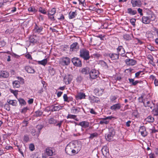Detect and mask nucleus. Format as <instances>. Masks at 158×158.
Listing matches in <instances>:
<instances>
[{"label": "nucleus", "mask_w": 158, "mask_h": 158, "mask_svg": "<svg viewBox=\"0 0 158 158\" xmlns=\"http://www.w3.org/2000/svg\"><path fill=\"white\" fill-rule=\"evenodd\" d=\"M28 11L29 12H32L35 13L37 11V10L35 9L34 7L31 6L28 8Z\"/></svg>", "instance_id": "nucleus-42"}, {"label": "nucleus", "mask_w": 158, "mask_h": 158, "mask_svg": "<svg viewBox=\"0 0 158 158\" xmlns=\"http://www.w3.org/2000/svg\"><path fill=\"white\" fill-rule=\"evenodd\" d=\"M138 101L139 102L141 103H143L144 104V102L143 101V97L142 96L139 97L138 98Z\"/></svg>", "instance_id": "nucleus-60"}, {"label": "nucleus", "mask_w": 158, "mask_h": 158, "mask_svg": "<svg viewBox=\"0 0 158 158\" xmlns=\"http://www.w3.org/2000/svg\"><path fill=\"white\" fill-rule=\"evenodd\" d=\"M139 131L141 135L143 137H145L147 135V132L144 126H141L140 128Z\"/></svg>", "instance_id": "nucleus-17"}, {"label": "nucleus", "mask_w": 158, "mask_h": 158, "mask_svg": "<svg viewBox=\"0 0 158 158\" xmlns=\"http://www.w3.org/2000/svg\"><path fill=\"white\" fill-rule=\"evenodd\" d=\"M81 149V148L79 146L77 142L73 141L67 145L65 149V151L67 153L70 155V152H71L73 154H75L76 152L77 153Z\"/></svg>", "instance_id": "nucleus-1"}, {"label": "nucleus", "mask_w": 158, "mask_h": 158, "mask_svg": "<svg viewBox=\"0 0 158 158\" xmlns=\"http://www.w3.org/2000/svg\"><path fill=\"white\" fill-rule=\"evenodd\" d=\"M143 71H139L137 73H135V77L137 78H139L140 77H139L140 75H142L144 74V73H143Z\"/></svg>", "instance_id": "nucleus-40"}, {"label": "nucleus", "mask_w": 158, "mask_h": 158, "mask_svg": "<svg viewBox=\"0 0 158 158\" xmlns=\"http://www.w3.org/2000/svg\"><path fill=\"white\" fill-rule=\"evenodd\" d=\"M29 149L31 151H33L35 149L34 145L32 144H30L29 146Z\"/></svg>", "instance_id": "nucleus-61"}, {"label": "nucleus", "mask_w": 158, "mask_h": 158, "mask_svg": "<svg viewBox=\"0 0 158 158\" xmlns=\"http://www.w3.org/2000/svg\"><path fill=\"white\" fill-rule=\"evenodd\" d=\"M108 56L112 60H116L119 59V54L116 53H110L108 54Z\"/></svg>", "instance_id": "nucleus-16"}, {"label": "nucleus", "mask_w": 158, "mask_h": 158, "mask_svg": "<svg viewBox=\"0 0 158 158\" xmlns=\"http://www.w3.org/2000/svg\"><path fill=\"white\" fill-rule=\"evenodd\" d=\"M18 101L19 103L21 104V106L25 105L26 104V102L23 99L21 98H19L18 99Z\"/></svg>", "instance_id": "nucleus-43"}, {"label": "nucleus", "mask_w": 158, "mask_h": 158, "mask_svg": "<svg viewBox=\"0 0 158 158\" xmlns=\"http://www.w3.org/2000/svg\"><path fill=\"white\" fill-rule=\"evenodd\" d=\"M56 10L55 8H53L48 11V15H54L56 13Z\"/></svg>", "instance_id": "nucleus-33"}, {"label": "nucleus", "mask_w": 158, "mask_h": 158, "mask_svg": "<svg viewBox=\"0 0 158 158\" xmlns=\"http://www.w3.org/2000/svg\"><path fill=\"white\" fill-rule=\"evenodd\" d=\"M43 127L44 126L43 125L38 124L36 126V128L39 130V132H40V131L43 128Z\"/></svg>", "instance_id": "nucleus-53"}, {"label": "nucleus", "mask_w": 158, "mask_h": 158, "mask_svg": "<svg viewBox=\"0 0 158 158\" xmlns=\"http://www.w3.org/2000/svg\"><path fill=\"white\" fill-rule=\"evenodd\" d=\"M109 122V120H107L105 118H103L102 120L99 122V123L100 124L102 125L104 124H107Z\"/></svg>", "instance_id": "nucleus-35"}, {"label": "nucleus", "mask_w": 158, "mask_h": 158, "mask_svg": "<svg viewBox=\"0 0 158 158\" xmlns=\"http://www.w3.org/2000/svg\"><path fill=\"white\" fill-rule=\"evenodd\" d=\"M7 102L9 104L13 106H15L17 105V102L16 100H11L8 99Z\"/></svg>", "instance_id": "nucleus-31"}, {"label": "nucleus", "mask_w": 158, "mask_h": 158, "mask_svg": "<svg viewBox=\"0 0 158 158\" xmlns=\"http://www.w3.org/2000/svg\"><path fill=\"white\" fill-rule=\"evenodd\" d=\"M145 120L149 123H153L154 121V118L152 116H149L145 119Z\"/></svg>", "instance_id": "nucleus-36"}, {"label": "nucleus", "mask_w": 158, "mask_h": 158, "mask_svg": "<svg viewBox=\"0 0 158 158\" xmlns=\"http://www.w3.org/2000/svg\"><path fill=\"white\" fill-rule=\"evenodd\" d=\"M78 125L81 126L84 128H86L89 126V123L86 121H83L79 123Z\"/></svg>", "instance_id": "nucleus-19"}, {"label": "nucleus", "mask_w": 158, "mask_h": 158, "mask_svg": "<svg viewBox=\"0 0 158 158\" xmlns=\"http://www.w3.org/2000/svg\"><path fill=\"white\" fill-rule=\"evenodd\" d=\"M58 122L57 119H55L53 118H51L48 119V123L51 124H53L58 126L59 128L61 127V124L63 123V121H60Z\"/></svg>", "instance_id": "nucleus-4"}, {"label": "nucleus", "mask_w": 158, "mask_h": 158, "mask_svg": "<svg viewBox=\"0 0 158 158\" xmlns=\"http://www.w3.org/2000/svg\"><path fill=\"white\" fill-rule=\"evenodd\" d=\"M70 59L68 57H64L60 59V64L63 66L68 65L69 64Z\"/></svg>", "instance_id": "nucleus-5"}, {"label": "nucleus", "mask_w": 158, "mask_h": 158, "mask_svg": "<svg viewBox=\"0 0 158 158\" xmlns=\"http://www.w3.org/2000/svg\"><path fill=\"white\" fill-rule=\"evenodd\" d=\"M125 61L126 64L129 66H133L137 63L136 60L131 59H127L125 60Z\"/></svg>", "instance_id": "nucleus-10"}, {"label": "nucleus", "mask_w": 158, "mask_h": 158, "mask_svg": "<svg viewBox=\"0 0 158 158\" xmlns=\"http://www.w3.org/2000/svg\"><path fill=\"white\" fill-rule=\"evenodd\" d=\"M153 103L151 101H148L147 102V104L145 106L150 107L151 108H152Z\"/></svg>", "instance_id": "nucleus-48"}, {"label": "nucleus", "mask_w": 158, "mask_h": 158, "mask_svg": "<svg viewBox=\"0 0 158 158\" xmlns=\"http://www.w3.org/2000/svg\"><path fill=\"white\" fill-rule=\"evenodd\" d=\"M85 94L83 93H80L78 94L77 95V98L78 99H81L82 98H85Z\"/></svg>", "instance_id": "nucleus-37"}, {"label": "nucleus", "mask_w": 158, "mask_h": 158, "mask_svg": "<svg viewBox=\"0 0 158 158\" xmlns=\"http://www.w3.org/2000/svg\"><path fill=\"white\" fill-rule=\"evenodd\" d=\"M80 108L77 106H73L71 109V112L74 114H77L80 111Z\"/></svg>", "instance_id": "nucleus-20"}, {"label": "nucleus", "mask_w": 158, "mask_h": 158, "mask_svg": "<svg viewBox=\"0 0 158 158\" xmlns=\"http://www.w3.org/2000/svg\"><path fill=\"white\" fill-rule=\"evenodd\" d=\"M77 15L76 10L75 11L70 12L69 14V18L70 19H72L74 18Z\"/></svg>", "instance_id": "nucleus-26"}, {"label": "nucleus", "mask_w": 158, "mask_h": 158, "mask_svg": "<svg viewBox=\"0 0 158 158\" xmlns=\"http://www.w3.org/2000/svg\"><path fill=\"white\" fill-rule=\"evenodd\" d=\"M99 72L98 70L94 69H92L89 73V76L91 78L95 79L97 78L99 76Z\"/></svg>", "instance_id": "nucleus-6"}, {"label": "nucleus", "mask_w": 158, "mask_h": 158, "mask_svg": "<svg viewBox=\"0 0 158 158\" xmlns=\"http://www.w3.org/2000/svg\"><path fill=\"white\" fill-rule=\"evenodd\" d=\"M79 48V45L78 43L77 42L73 43L70 45V49L72 51H77Z\"/></svg>", "instance_id": "nucleus-13"}, {"label": "nucleus", "mask_w": 158, "mask_h": 158, "mask_svg": "<svg viewBox=\"0 0 158 158\" xmlns=\"http://www.w3.org/2000/svg\"><path fill=\"white\" fill-rule=\"evenodd\" d=\"M136 21V19H130V22L131 23L132 25L133 26H135V23Z\"/></svg>", "instance_id": "nucleus-51"}, {"label": "nucleus", "mask_w": 158, "mask_h": 158, "mask_svg": "<svg viewBox=\"0 0 158 158\" xmlns=\"http://www.w3.org/2000/svg\"><path fill=\"white\" fill-rule=\"evenodd\" d=\"M39 11L44 15L46 14L47 13L46 10L41 7H40L39 8Z\"/></svg>", "instance_id": "nucleus-41"}, {"label": "nucleus", "mask_w": 158, "mask_h": 158, "mask_svg": "<svg viewBox=\"0 0 158 158\" xmlns=\"http://www.w3.org/2000/svg\"><path fill=\"white\" fill-rule=\"evenodd\" d=\"M62 107L63 106L60 105L53 106L52 109H51V111L52 112H54L56 111H59L61 109Z\"/></svg>", "instance_id": "nucleus-30"}, {"label": "nucleus", "mask_w": 158, "mask_h": 158, "mask_svg": "<svg viewBox=\"0 0 158 158\" xmlns=\"http://www.w3.org/2000/svg\"><path fill=\"white\" fill-rule=\"evenodd\" d=\"M30 42L32 43H35L36 42L35 40L34 39L33 36H31L29 38Z\"/></svg>", "instance_id": "nucleus-56"}, {"label": "nucleus", "mask_w": 158, "mask_h": 158, "mask_svg": "<svg viewBox=\"0 0 158 158\" xmlns=\"http://www.w3.org/2000/svg\"><path fill=\"white\" fill-rule=\"evenodd\" d=\"M73 64L76 66L80 67L81 66V62L80 59L77 57H74L72 60Z\"/></svg>", "instance_id": "nucleus-9"}, {"label": "nucleus", "mask_w": 158, "mask_h": 158, "mask_svg": "<svg viewBox=\"0 0 158 158\" xmlns=\"http://www.w3.org/2000/svg\"><path fill=\"white\" fill-rule=\"evenodd\" d=\"M152 114L154 116L158 115V108H155L152 110Z\"/></svg>", "instance_id": "nucleus-50"}, {"label": "nucleus", "mask_w": 158, "mask_h": 158, "mask_svg": "<svg viewBox=\"0 0 158 158\" xmlns=\"http://www.w3.org/2000/svg\"><path fill=\"white\" fill-rule=\"evenodd\" d=\"M9 76V73L6 71H0V78H6Z\"/></svg>", "instance_id": "nucleus-21"}, {"label": "nucleus", "mask_w": 158, "mask_h": 158, "mask_svg": "<svg viewBox=\"0 0 158 158\" xmlns=\"http://www.w3.org/2000/svg\"><path fill=\"white\" fill-rule=\"evenodd\" d=\"M123 38L127 40H129L131 39V35L128 34H125L123 35Z\"/></svg>", "instance_id": "nucleus-45"}, {"label": "nucleus", "mask_w": 158, "mask_h": 158, "mask_svg": "<svg viewBox=\"0 0 158 158\" xmlns=\"http://www.w3.org/2000/svg\"><path fill=\"white\" fill-rule=\"evenodd\" d=\"M41 83L43 85V88L44 89H46L47 84L44 81H42Z\"/></svg>", "instance_id": "nucleus-63"}, {"label": "nucleus", "mask_w": 158, "mask_h": 158, "mask_svg": "<svg viewBox=\"0 0 158 158\" xmlns=\"http://www.w3.org/2000/svg\"><path fill=\"white\" fill-rule=\"evenodd\" d=\"M77 116L75 115L71 114H69L67 116V118H73L75 119L77 121H78V120L76 119L75 118H76Z\"/></svg>", "instance_id": "nucleus-46"}, {"label": "nucleus", "mask_w": 158, "mask_h": 158, "mask_svg": "<svg viewBox=\"0 0 158 158\" xmlns=\"http://www.w3.org/2000/svg\"><path fill=\"white\" fill-rule=\"evenodd\" d=\"M46 153L47 155L49 156H52L53 154V152L52 148H48L46 149Z\"/></svg>", "instance_id": "nucleus-29"}, {"label": "nucleus", "mask_w": 158, "mask_h": 158, "mask_svg": "<svg viewBox=\"0 0 158 158\" xmlns=\"http://www.w3.org/2000/svg\"><path fill=\"white\" fill-rule=\"evenodd\" d=\"M121 107V105L120 103H118L115 104H114L111 106L110 109L113 111H116L120 109Z\"/></svg>", "instance_id": "nucleus-18"}, {"label": "nucleus", "mask_w": 158, "mask_h": 158, "mask_svg": "<svg viewBox=\"0 0 158 158\" xmlns=\"http://www.w3.org/2000/svg\"><path fill=\"white\" fill-rule=\"evenodd\" d=\"M72 78V75L69 74L66 75L64 78V81L66 84L68 85L71 82Z\"/></svg>", "instance_id": "nucleus-11"}, {"label": "nucleus", "mask_w": 158, "mask_h": 158, "mask_svg": "<svg viewBox=\"0 0 158 158\" xmlns=\"http://www.w3.org/2000/svg\"><path fill=\"white\" fill-rule=\"evenodd\" d=\"M127 12L131 15H135L137 13V11L135 10H133L132 8H129L127 9Z\"/></svg>", "instance_id": "nucleus-28"}, {"label": "nucleus", "mask_w": 158, "mask_h": 158, "mask_svg": "<svg viewBox=\"0 0 158 158\" xmlns=\"http://www.w3.org/2000/svg\"><path fill=\"white\" fill-rule=\"evenodd\" d=\"M146 16L148 18L150 22L151 21H155L156 19L155 15L152 12L148 13Z\"/></svg>", "instance_id": "nucleus-15"}, {"label": "nucleus", "mask_w": 158, "mask_h": 158, "mask_svg": "<svg viewBox=\"0 0 158 158\" xmlns=\"http://www.w3.org/2000/svg\"><path fill=\"white\" fill-rule=\"evenodd\" d=\"M81 73L84 75H87L89 74L90 71L89 68L86 67L82 69L81 71Z\"/></svg>", "instance_id": "nucleus-24"}, {"label": "nucleus", "mask_w": 158, "mask_h": 158, "mask_svg": "<svg viewBox=\"0 0 158 158\" xmlns=\"http://www.w3.org/2000/svg\"><path fill=\"white\" fill-rule=\"evenodd\" d=\"M25 57L27 59H30L31 60L32 59V58L31 57V55L29 53H27L25 55Z\"/></svg>", "instance_id": "nucleus-62"}, {"label": "nucleus", "mask_w": 158, "mask_h": 158, "mask_svg": "<svg viewBox=\"0 0 158 158\" xmlns=\"http://www.w3.org/2000/svg\"><path fill=\"white\" fill-rule=\"evenodd\" d=\"M142 22L144 24H148L151 22L146 16H144L142 17Z\"/></svg>", "instance_id": "nucleus-23"}, {"label": "nucleus", "mask_w": 158, "mask_h": 158, "mask_svg": "<svg viewBox=\"0 0 158 158\" xmlns=\"http://www.w3.org/2000/svg\"><path fill=\"white\" fill-rule=\"evenodd\" d=\"M117 98V96L111 95L110 96V102L112 103H115L117 102L116 99Z\"/></svg>", "instance_id": "nucleus-34"}, {"label": "nucleus", "mask_w": 158, "mask_h": 158, "mask_svg": "<svg viewBox=\"0 0 158 158\" xmlns=\"http://www.w3.org/2000/svg\"><path fill=\"white\" fill-rule=\"evenodd\" d=\"M28 110V108H27V107H24V108L23 109L21 112L22 113H23V114H25L26 113V112H27V110Z\"/></svg>", "instance_id": "nucleus-57"}, {"label": "nucleus", "mask_w": 158, "mask_h": 158, "mask_svg": "<svg viewBox=\"0 0 158 158\" xmlns=\"http://www.w3.org/2000/svg\"><path fill=\"white\" fill-rule=\"evenodd\" d=\"M43 114V112L40 111H37L35 112V115L37 117L40 116Z\"/></svg>", "instance_id": "nucleus-58"}, {"label": "nucleus", "mask_w": 158, "mask_h": 158, "mask_svg": "<svg viewBox=\"0 0 158 158\" xmlns=\"http://www.w3.org/2000/svg\"><path fill=\"white\" fill-rule=\"evenodd\" d=\"M25 69L28 73H33L35 72V70L30 66H26L25 68Z\"/></svg>", "instance_id": "nucleus-22"}, {"label": "nucleus", "mask_w": 158, "mask_h": 158, "mask_svg": "<svg viewBox=\"0 0 158 158\" xmlns=\"http://www.w3.org/2000/svg\"><path fill=\"white\" fill-rule=\"evenodd\" d=\"M115 132L114 129L110 128L109 129V132L105 135L106 139L109 141L113 140V137L115 135Z\"/></svg>", "instance_id": "nucleus-3"}, {"label": "nucleus", "mask_w": 158, "mask_h": 158, "mask_svg": "<svg viewBox=\"0 0 158 158\" xmlns=\"http://www.w3.org/2000/svg\"><path fill=\"white\" fill-rule=\"evenodd\" d=\"M102 152L103 155L105 157L109 155V149L106 146H103L102 149Z\"/></svg>", "instance_id": "nucleus-14"}, {"label": "nucleus", "mask_w": 158, "mask_h": 158, "mask_svg": "<svg viewBox=\"0 0 158 158\" xmlns=\"http://www.w3.org/2000/svg\"><path fill=\"white\" fill-rule=\"evenodd\" d=\"M48 15V19H50L52 21H54L55 20V19L54 16V15Z\"/></svg>", "instance_id": "nucleus-55"}, {"label": "nucleus", "mask_w": 158, "mask_h": 158, "mask_svg": "<svg viewBox=\"0 0 158 158\" xmlns=\"http://www.w3.org/2000/svg\"><path fill=\"white\" fill-rule=\"evenodd\" d=\"M47 59L46 58L42 60L38 61V63L39 64H41L45 66L47 64Z\"/></svg>", "instance_id": "nucleus-38"}, {"label": "nucleus", "mask_w": 158, "mask_h": 158, "mask_svg": "<svg viewBox=\"0 0 158 158\" xmlns=\"http://www.w3.org/2000/svg\"><path fill=\"white\" fill-rule=\"evenodd\" d=\"M137 11L141 16L143 15V13H142L143 10L142 9L140 8H139L137 9Z\"/></svg>", "instance_id": "nucleus-64"}, {"label": "nucleus", "mask_w": 158, "mask_h": 158, "mask_svg": "<svg viewBox=\"0 0 158 158\" xmlns=\"http://www.w3.org/2000/svg\"><path fill=\"white\" fill-rule=\"evenodd\" d=\"M90 136L89 138L90 139H92L93 138L97 137L98 135V134L97 132H95L91 134H90Z\"/></svg>", "instance_id": "nucleus-44"}, {"label": "nucleus", "mask_w": 158, "mask_h": 158, "mask_svg": "<svg viewBox=\"0 0 158 158\" xmlns=\"http://www.w3.org/2000/svg\"><path fill=\"white\" fill-rule=\"evenodd\" d=\"M63 99L64 102H69V100L68 97H67V95L66 94H64L63 95Z\"/></svg>", "instance_id": "nucleus-52"}, {"label": "nucleus", "mask_w": 158, "mask_h": 158, "mask_svg": "<svg viewBox=\"0 0 158 158\" xmlns=\"http://www.w3.org/2000/svg\"><path fill=\"white\" fill-rule=\"evenodd\" d=\"M13 85L14 88H18L20 87L19 81H15L13 83Z\"/></svg>", "instance_id": "nucleus-39"}, {"label": "nucleus", "mask_w": 158, "mask_h": 158, "mask_svg": "<svg viewBox=\"0 0 158 158\" xmlns=\"http://www.w3.org/2000/svg\"><path fill=\"white\" fill-rule=\"evenodd\" d=\"M104 89H94V92L96 95L101 96L103 92Z\"/></svg>", "instance_id": "nucleus-27"}, {"label": "nucleus", "mask_w": 158, "mask_h": 158, "mask_svg": "<svg viewBox=\"0 0 158 158\" xmlns=\"http://www.w3.org/2000/svg\"><path fill=\"white\" fill-rule=\"evenodd\" d=\"M90 41L91 44L92 45H95L97 44V40L96 39L91 38Z\"/></svg>", "instance_id": "nucleus-47"}, {"label": "nucleus", "mask_w": 158, "mask_h": 158, "mask_svg": "<svg viewBox=\"0 0 158 158\" xmlns=\"http://www.w3.org/2000/svg\"><path fill=\"white\" fill-rule=\"evenodd\" d=\"M91 102L92 103H98V102H100V101L99 98L97 97H95L94 96L91 97L90 98Z\"/></svg>", "instance_id": "nucleus-32"}, {"label": "nucleus", "mask_w": 158, "mask_h": 158, "mask_svg": "<svg viewBox=\"0 0 158 158\" xmlns=\"http://www.w3.org/2000/svg\"><path fill=\"white\" fill-rule=\"evenodd\" d=\"M80 56L85 60H88L90 58L89 51L85 49H82L80 50Z\"/></svg>", "instance_id": "nucleus-2"}, {"label": "nucleus", "mask_w": 158, "mask_h": 158, "mask_svg": "<svg viewBox=\"0 0 158 158\" xmlns=\"http://www.w3.org/2000/svg\"><path fill=\"white\" fill-rule=\"evenodd\" d=\"M131 3L134 7H140L142 4L140 0H131Z\"/></svg>", "instance_id": "nucleus-12"}, {"label": "nucleus", "mask_w": 158, "mask_h": 158, "mask_svg": "<svg viewBox=\"0 0 158 158\" xmlns=\"http://www.w3.org/2000/svg\"><path fill=\"white\" fill-rule=\"evenodd\" d=\"M117 51L118 54L121 55L123 56H127L125 54V49L122 46H119L117 48Z\"/></svg>", "instance_id": "nucleus-7"}, {"label": "nucleus", "mask_w": 158, "mask_h": 158, "mask_svg": "<svg viewBox=\"0 0 158 158\" xmlns=\"http://www.w3.org/2000/svg\"><path fill=\"white\" fill-rule=\"evenodd\" d=\"M10 92L13 94L16 97L18 94V90H14V89H10Z\"/></svg>", "instance_id": "nucleus-49"}, {"label": "nucleus", "mask_w": 158, "mask_h": 158, "mask_svg": "<svg viewBox=\"0 0 158 158\" xmlns=\"http://www.w3.org/2000/svg\"><path fill=\"white\" fill-rule=\"evenodd\" d=\"M129 83L133 85H135L139 83H141L142 82L141 81H135L132 78H129Z\"/></svg>", "instance_id": "nucleus-25"}, {"label": "nucleus", "mask_w": 158, "mask_h": 158, "mask_svg": "<svg viewBox=\"0 0 158 158\" xmlns=\"http://www.w3.org/2000/svg\"><path fill=\"white\" fill-rule=\"evenodd\" d=\"M68 47V46L66 45H62L60 47L61 49L64 51L67 50Z\"/></svg>", "instance_id": "nucleus-54"}, {"label": "nucleus", "mask_w": 158, "mask_h": 158, "mask_svg": "<svg viewBox=\"0 0 158 158\" xmlns=\"http://www.w3.org/2000/svg\"><path fill=\"white\" fill-rule=\"evenodd\" d=\"M79 2V4L81 5L82 6H84V4H85V0H78Z\"/></svg>", "instance_id": "nucleus-59"}, {"label": "nucleus", "mask_w": 158, "mask_h": 158, "mask_svg": "<svg viewBox=\"0 0 158 158\" xmlns=\"http://www.w3.org/2000/svg\"><path fill=\"white\" fill-rule=\"evenodd\" d=\"M43 29L42 26L38 25L35 23L33 30L35 33L39 34L43 31Z\"/></svg>", "instance_id": "nucleus-8"}]
</instances>
